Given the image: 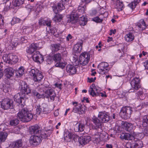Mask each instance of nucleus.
<instances>
[{"instance_id": "nucleus-4", "label": "nucleus", "mask_w": 148, "mask_h": 148, "mask_svg": "<svg viewBox=\"0 0 148 148\" xmlns=\"http://www.w3.org/2000/svg\"><path fill=\"white\" fill-rule=\"evenodd\" d=\"M29 74L33 77V79L35 82H39L43 77L41 72L36 69H32L29 72Z\"/></svg>"}, {"instance_id": "nucleus-58", "label": "nucleus", "mask_w": 148, "mask_h": 148, "mask_svg": "<svg viewBox=\"0 0 148 148\" xmlns=\"http://www.w3.org/2000/svg\"><path fill=\"white\" fill-rule=\"evenodd\" d=\"M141 104L142 105V107H144L145 106H147L148 105V101H146L145 102L144 101L143 102H142ZM140 106H141V105Z\"/></svg>"}, {"instance_id": "nucleus-38", "label": "nucleus", "mask_w": 148, "mask_h": 148, "mask_svg": "<svg viewBox=\"0 0 148 148\" xmlns=\"http://www.w3.org/2000/svg\"><path fill=\"white\" fill-rule=\"evenodd\" d=\"M92 86L93 87L92 88H90L89 90L88 91L90 93V95L92 96V97H94L95 96H97L96 93L95 92L94 89L95 90H97V89L96 88V87L95 86V85L94 84H92Z\"/></svg>"}, {"instance_id": "nucleus-26", "label": "nucleus", "mask_w": 148, "mask_h": 148, "mask_svg": "<svg viewBox=\"0 0 148 148\" xmlns=\"http://www.w3.org/2000/svg\"><path fill=\"white\" fill-rule=\"evenodd\" d=\"M90 137L89 136H84L78 139L81 145H85L88 143L90 140Z\"/></svg>"}, {"instance_id": "nucleus-55", "label": "nucleus", "mask_w": 148, "mask_h": 148, "mask_svg": "<svg viewBox=\"0 0 148 148\" xmlns=\"http://www.w3.org/2000/svg\"><path fill=\"white\" fill-rule=\"evenodd\" d=\"M100 136H98V137H95L94 138V141L96 143H99L100 141Z\"/></svg>"}, {"instance_id": "nucleus-30", "label": "nucleus", "mask_w": 148, "mask_h": 148, "mask_svg": "<svg viewBox=\"0 0 148 148\" xmlns=\"http://www.w3.org/2000/svg\"><path fill=\"white\" fill-rule=\"evenodd\" d=\"M61 46L59 43H55L51 45L50 48L52 51L55 52L60 49Z\"/></svg>"}, {"instance_id": "nucleus-20", "label": "nucleus", "mask_w": 148, "mask_h": 148, "mask_svg": "<svg viewBox=\"0 0 148 148\" xmlns=\"http://www.w3.org/2000/svg\"><path fill=\"white\" fill-rule=\"evenodd\" d=\"M45 104H42L39 106H37L36 109L37 114L40 115L41 114H46L48 113L47 108Z\"/></svg>"}, {"instance_id": "nucleus-48", "label": "nucleus", "mask_w": 148, "mask_h": 148, "mask_svg": "<svg viewBox=\"0 0 148 148\" xmlns=\"http://www.w3.org/2000/svg\"><path fill=\"white\" fill-rule=\"evenodd\" d=\"M37 51H36L34 49L32 48L30 46H29V48L27 50V52L29 54L33 53L34 54L35 52Z\"/></svg>"}, {"instance_id": "nucleus-23", "label": "nucleus", "mask_w": 148, "mask_h": 148, "mask_svg": "<svg viewBox=\"0 0 148 148\" xmlns=\"http://www.w3.org/2000/svg\"><path fill=\"white\" fill-rule=\"evenodd\" d=\"M65 9L64 5L60 1L59 2L57 5L53 7V10L54 12L57 14L60 12L62 10Z\"/></svg>"}, {"instance_id": "nucleus-2", "label": "nucleus", "mask_w": 148, "mask_h": 148, "mask_svg": "<svg viewBox=\"0 0 148 148\" xmlns=\"http://www.w3.org/2000/svg\"><path fill=\"white\" fill-rule=\"evenodd\" d=\"M85 10L84 6H79L78 7L77 10H73L69 17L68 18V23H71L72 24L76 23L78 21L79 16L84 13Z\"/></svg>"}, {"instance_id": "nucleus-50", "label": "nucleus", "mask_w": 148, "mask_h": 148, "mask_svg": "<svg viewBox=\"0 0 148 148\" xmlns=\"http://www.w3.org/2000/svg\"><path fill=\"white\" fill-rule=\"evenodd\" d=\"M136 5V3L132 1L131 3L129 4L128 6L132 9H133L135 8Z\"/></svg>"}, {"instance_id": "nucleus-36", "label": "nucleus", "mask_w": 148, "mask_h": 148, "mask_svg": "<svg viewBox=\"0 0 148 148\" xmlns=\"http://www.w3.org/2000/svg\"><path fill=\"white\" fill-rule=\"evenodd\" d=\"M32 95L34 96H36V97L38 99L41 98H44L45 97V95L39 94L35 90H32Z\"/></svg>"}, {"instance_id": "nucleus-56", "label": "nucleus", "mask_w": 148, "mask_h": 148, "mask_svg": "<svg viewBox=\"0 0 148 148\" xmlns=\"http://www.w3.org/2000/svg\"><path fill=\"white\" fill-rule=\"evenodd\" d=\"M5 126V125L4 124H1L0 125V130L1 131L4 130L5 129L4 127Z\"/></svg>"}, {"instance_id": "nucleus-44", "label": "nucleus", "mask_w": 148, "mask_h": 148, "mask_svg": "<svg viewBox=\"0 0 148 148\" xmlns=\"http://www.w3.org/2000/svg\"><path fill=\"white\" fill-rule=\"evenodd\" d=\"M103 15H99V16H97L93 18V21L97 23H101L103 20V18L101 16Z\"/></svg>"}, {"instance_id": "nucleus-37", "label": "nucleus", "mask_w": 148, "mask_h": 148, "mask_svg": "<svg viewBox=\"0 0 148 148\" xmlns=\"http://www.w3.org/2000/svg\"><path fill=\"white\" fill-rule=\"evenodd\" d=\"M142 125L144 127H148V115H145L143 118Z\"/></svg>"}, {"instance_id": "nucleus-17", "label": "nucleus", "mask_w": 148, "mask_h": 148, "mask_svg": "<svg viewBox=\"0 0 148 148\" xmlns=\"http://www.w3.org/2000/svg\"><path fill=\"white\" fill-rule=\"evenodd\" d=\"M30 133L32 135H40L42 132H41V128L38 125H36L32 126L30 128Z\"/></svg>"}, {"instance_id": "nucleus-21", "label": "nucleus", "mask_w": 148, "mask_h": 148, "mask_svg": "<svg viewBox=\"0 0 148 148\" xmlns=\"http://www.w3.org/2000/svg\"><path fill=\"white\" fill-rule=\"evenodd\" d=\"M33 60L36 62H42L43 61V57L42 55L38 51L35 52L32 56Z\"/></svg>"}, {"instance_id": "nucleus-62", "label": "nucleus", "mask_w": 148, "mask_h": 148, "mask_svg": "<svg viewBox=\"0 0 148 148\" xmlns=\"http://www.w3.org/2000/svg\"><path fill=\"white\" fill-rule=\"evenodd\" d=\"M72 38V36L70 34H69L66 37V39L67 40L69 41L70 39Z\"/></svg>"}, {"instance_id": "nucleus-52", "label": "nucleus", "mask_w": 148, "mask_h": 148, "mask_svg": "<svg viewBox=\"0 0 148 148\" xmlns=\"http://www.w3.org/2000/svg\"><path fill=\"white\" fill-rule=\"evenodd\" d=\"M143 92L142 90H139L138 92H137V93H136V95L137 94L138 97V99L139 98L140 99H141V97H142V96L143 95Z\"/></svg>"}, {"instance_id": "nucleus-35", "label": "nucleus", "mask_w": 148, "mask_h": 148, "mask_svg": "<svg viewBox=\"0 0 148 148\" xmlns=\"http://www.w3.org/2000/svg\"><path fill=\"white\" fill-rule=\"evenodd\" d=\"M137 25L142 30H145L147 27L146 24L143 19L140 20V23H138Z\"/></svg>"}, {"instance_id": "nucleus-34", "label": "nucleus", "mask_w": 148, "mask_h": 148, "mask_svg": "<svg viewBox=\"0 0 148 148\" xmlns=\"http://www.w3.org/2000/svg\"><path fill=\"white\" fill-rule=\"evenodd\" d=\"M122 125H124V127H125V129L128 131H130V130L133 128V125L132 124L126 122L122 121Z\"/></svg>"}, {"instance_id": "nucleus-61", "label": "nucleus", "mask_w": 148, "mask_h": 148, "mask_svg": "<svg viewBox=\"0 0 148 148\" xmlns=\"http://www.w3.org/2000/svg\"><path fill=\"white\" fill-rule=\"evenodd\" d=\"M55 85L56 87L58 88L59 89H61L62 84H58L56 83L55 84Z\"/></svg>"}, {"instance_id": "nucleus-43", "label": "nucleus", "mask_w": 148, "mask_h": 148, "mask_svg": "<svg viewBox=\"0 0 148 148\" xmlns=\"http://www.w3.org/2000/svg\"><path fill=\"white\" fill-rule=\"evenodd\" d=\"M23 144L22 140H19L16 141L14 144V147L19 148L22 146Z\"/></svg>"}, {"instance_id": "nucleus-53", "label": "nucleus", "mask_w": 148, "mask_h": 148, "mask_svg": "<svg viewBox=\"0 0 148 148\" xmlns=\"http://www.w3.org/2000/svg\"><path fill=\"white\" fill-rule=\"evenodd\" d=\"M29 12H31L33 10V7L29 5H27L25 7Z\"/></svg>"}, {"instance_id": "nucleus-41", "label": "nucleus", "mask_w": 148, "mask_h": 148, "mask_svg": "<svg viewBox=\"0 0 148 148\" xmlns=\"http://www.w3.org/2000/svg\"><path fill=\"white\" fill-rule=\"evenodd\" d=\"M62 16L60 14H56L53 18V20L56 22H60L62 19Z\"/></svg>"}, {"instance_id": "nucleus-13", "label": "nucleus", "mask_w": 148, "mask_h": 148, "mask_svg": "<svg viewBox=\"0 0 148 148\" xmlns=\"http://www.w3.org/2000/svg\"><path fill=\"white\" fill-rule=\"evenodd\" d=\"M72 111L74 112L77 113L79 114H83L86 110V107L84 105H82L80 104H77V102H73V104L74 105Z\"/></svg>"}, {"instance_id": "nucleus-24", "label": "nucleus", "mask_w": 148, "mask_h": 148, "mask_svg": "<svg viewBox=\"0 0 148 148\" xmlns=\"http://www.w3.org/2000/svg\"><path fill=\"white\" fill-rule=\"evenodd\" d=\"M43 95H45V97L50 98V99L53 101L54 100L56 96V94L53 90L51 89L47 90L46 91L45 93Z\"/></svg>"}, {"instance_id": "nucleus-15", "label": "nucleus", "mask_w": 148, "mask_h": 148, "mask_svg": "<svg viewBox=\"0 0 148 148\" xmlns=\"http://www.w3.org/2000/svg\"><path fill=\"white\" fill-rule=\"evenodd\" d=\"M108 64L106 62H102L98 65L97 68L99 69L98 71L101 74H104L107 73L109 71Z\"/></svg>"}, {"instance_id": "nucleus-42", "label": "nucleus", "mask_w": 148, "mask_h": 148, "mask_svg": "<svg viewBox=\"0 0 148 148\" xmlns=\"http://www.w3.org/2000/svg\"><path fill=\"white\" fill-rule=\"evenodd\" d=\"M19 122V121L17 119H12L10 121V125L11 126H15L17 125Z\"/></svg>"}, {"instance_id": "nucleus-63", "label": "nucleus", "mask_w": 148, "mask_h": 148, "mask_svg": "<svg viewBox=\"0 0 148 148\" xmlns=\"http://www.w3.org/2000/svg\"><path fill=\"white\" fill-rule=\"evenodd\" d=\"M141 0H134V1H133L135 3H136V5L138 4L139 2H140Z\"/></svg>"}, {"instance_id": "nucleus-8", "label": "nucleus", "mask_w": 148, "mask_h": 148, "mask_svg": "<svg viewBox=\"0 0 148 148\" xmlns=\"http://www.w3.org/2000/svg\"><path fill=\"white\" fill-rule=\"evenodd\" d=\"M140 81V80L139 78H134L131 82V88L129 90V92H134L139 89L141 87Z\"/></svg>"}, {"instance_id": "nucleus-59", "label": "nucleus", "mask_w": 148, "mask_h": 148, "mask_svg": "<svg viewBox=\"0 0 148 148\" xmlns=\"http://www.w3.org/2000/svg\"><path fill=\"white\" fill-rule=\"evenodd\" d=\"M144 134L145 135L148 136V128H145V129Z\"/></svg>"}, {"instance_id": "nucleus-29", "label": "nucleus", "mask_w": 148, "mask_h": 148, "mask_svg": "<svg viewBox=\"0 0 148 148\" xmlns=\"http://www.w3.org/2000/svg\"><path fill=\"white\" fill-rule=\"evenodd\" d=\"M114 1H116L115 8L119 11L122 10L123 8V3L120 2L119 0H112Z\"/></svg>"}, {"instance_id": "nucleus-60", "label": "nucleus", "mask_w": 148, "mask_h": 148, "mask_svg": "<svg viewBox=\"0 0 148 148\" xmlns=\"http://www.w3.org/2000/svg\"><path fill=\"white\" fill-rule=\"evenodd\" d=\"M144 66L145 68H148V60L146 61L144 63Z\"/></svg>"}, {"instance_id": "nucleus-10", "label": "nucleus", "mask_w": 148, "mask_h": 148, "mask_svg": "<svg viewBox=\"0 0 148 148\" xmlns=\"http://www.w3.org/2000/svg\"><path fill=\"white\" fill-rule=\"evenodd\" d=\"M53 59L56 63L55 66L56 67H59L62 69L65 67L66 63L62 62L61 57L60 53L55 54L53 57Z\"/></svg>"}, {"instance_id": "nucleus-22", "label": "nucleus", "mask_w": 148, "mask_h": 148, "mask_svg": "<svg viewBox=\"0 0 148 148\" xmlns=\"http://www.w3.org/2000/svg\"><path fill=\"white\" fill-rule=\"evenodd\" d=\"M66 71L69 75L75 74L77 71L76 67L73 65L70 64L67 65L66 67Z\"/></svg>"}, {"instance_id": "nucleus-16", "label": "nucleus", "mask_w": 148, "mask_h": 148, "mask_svg": "<svg viewBox=\"0 0 148 148\" xmlns=\"http://www.w3.org/2000/svg\"><path fill=\"white\" fill-rule=\"evenodd\" d=\"M14 100L16 102L18 103V106L21 108L23 107L25 105V97L21 96L19 93H17L14 96Z\"/></svg>"}, {"instance_id": "nucleus-25", "label": "nucleus", "mask_w": 148, "mask_h": 148, "mask_svg": "<svg viewBox=\"0 0 148 148\" xmlns=\"http://www.w3.org/2000/svg\"><path fill=\"white\" fill-rule=\"evenodd\" d=\"M82 44V42L81 41L75 45L73 49V52L76 53H79L81 51Z\"/></svg>"}, {"instance_id": "nucleus-27", "label": "nucleus", "mask_w": 148, "mask_h": 148, "mask_svg": "<svg viewBox=\"0 0 148 148\" xmlns=\"http://www.w3.org/2000/svg\"><path fill=\"white\" fill-rule=\"evenodd\" d=\"M51 21L50 20H45L43 18H41L39 20V24L40 26L47 25L48 27H50Z\"/></svg>"}, {"instance_id": "nucleus-12", "label": "nucleus", "mask_w": 148, "mask_h": 148, "mask_svg": "<svg viewBox=\"0 0 148 148\" xmlns=\"http://www.w3.org/2000/svg\"><path fill=\"white\" fill-rule=\"evenodd\" d=\"M78 138V136L73 133L68 132L64 134V140L67 142L72 141V143H74Z\"/></svg>"}, {"instance_id": "nucleus-5", "label": "nucleus", "mask_w": 148, "mask_h": 148, "mask_svg": "<svg viewBox=\"0 0 148 148\" xmlns=\"http://www.w3.org/2000/svg\"><path fill=\"white\" fill-rule=\"evenodd\" d=\"M3 59L5 62L11 64L16 63L18 60L17 57L12 53L4 54Z\"/></svg>"}, {"instance_id": "nucleus-39", "label": "nucleus", "mask_w": 148, "mask_h": 148, "mask_svg": "<svg viewBox=\"0 0 148 148\" xmlns=\"http://www.w3.org/2000/svg\"><path fill=\"white\" fill-rule=\"evenodd\" d=\"M87 22V19L84 16H82L80 17L79 19V23L81 25L84 26L86 25Z\"/></svg>"}, {"instance_id": "nucleus-47", "label": "nucleus", "mask_w": 148, "mask_h": 148, "mask_svg": "<svg viewBox=\"0 0 148 148\" xmlns=\"http://www.w3.org/2000/svg\"><path fill=\"white\" fill-rule=\"evenodd\" d=\"M24 0H15V3L16 4V6H19L20 5L23 4L24 3Z\"/></svg>"}, {"instance_id": "nucleus-3", "label": "nucleus", "mask_w": 148, "mask_h": 148, "mask_svg": "<svg viewBox=\"0 0 148 148\" xmlns=\"http://www.w3.org/2000/svg\"><path fill=\"white\" fill-rule=\"evenodd\" d=\"M18 118L23 122H28L30 121L33 118V114L29 112L27 108L22 109L17 114Z\"/></svg>"}, {"instance_id": "nucleus-46", "label": "nucleus", "mask_w": 148, "mask_h": 148, "mask_svg": "<svg viewBox=\"0 0 148 148\" xmlns=\"http://www.w3.org/2000/svg\"><path fill=\"white\" fill-rule=\"evenodd\" d=\"M18 45V42L16 40H12L10 45L11 46L12 48L15 47Z\"/></svg>"}, {"instance_id": "nucleus-33", "label": "nucleus", "mask_w": 148, "mask_h": 148, "mask_svg": "<svg viewBox=\"0 0 148 148\" xmlns=\"http://www.w3.org/2000/svg\"><path fill=\"white\" fill-rule=\"evenodd\" d=\"M84 127L85 125L84 124L82 123H79L78 125H76L75 127L74 130L76 132H82L84 130Z\"/></svg>"}, {"instance_id": "nucleus-49", "label": "nucleus", "mask_w": 148, "mask_h": 148, "mask_svg": "<svg viewBox=\"0 0 148 148\" xmlns=\"http://www.w3.org/2000/svg\"><path fill=\"white\" fill-rule=\"evenodd\" d=\"M20 19L16 17H14L12 21V24H14L19 22Z\"/></svg>"}, {"instance_id": "nucleus-1", "label": "nucleus", "mask_w": 148, "mask_h": 148, "mask_svg": "<svg viewBox=\"0 0 148 148\" xmlns=\"http://www.w3.org/2000/svg\"><path fill=\"white\" fill-rule=\"evenodd\" d=\"M52 131L53 130H49L42 132L40 135L32 136L30 138V143L34 146L38 145L43 139H45L50 136Z\"/></svg>"}, {"instance_id": "nucleus-57", "label": "nucleus", "mask_w": 148, "mask_h": 148, "mask_svg": "<svg viewBox=\"0 0 148 148\" xmlns=\"http://www.w3.org/2000/svg\"><path fill=\"white\" fill-rule=\"evenodd\" d=\"M82 2L85 4H88L92 0H81Z\"/></svg>"}, {"instance_id": "nucleus-19", "label": "nucleus", "mask_w": 148, "mask_h": 148, "mask_svg": "<svg viewBox=\"0 0 148 148\" xmlns=\"http://www.w3.org/2000/svg\"><path fill=\"white\" fill-rule=\"evenodd\" d=\"M98 117L101 120L102 123H106L110 120V116L105 112H100L98 115Z\"/></svg>"}, {"instance_id": "nucleus-7", "label": "nucleus", "mask_w": 148, "mask_h": 148, "mask_svg": "<svg viewBox=\"0 0 148 148\" xmlns=\"http://www.w3.org/2000/svg\"><path fill=\"white\" fill-rule=\"evenodd\" d=\"M90 58L89 52H84L82 53L79 57V63L82 66L86 65L89 62Z\"/></svg>"}, {"instance_id": "nucleus-51", "label": "nucleus", "mask_w": 148, "mask_h": 148, "mask_svg": "<svg viewBox=\"0 0 148 148\" xmlns=\"http://www.w3.org/2000/svg\"><path fill=\"white\" fill-rule=\"evenodd\" d=\"M30 46L36 51L38 47V45L37 43H32Z\"/></svg>"}, {"instance_id": "nucleus-32", "label": "nucleus", "mask_w": 148, "mask_h": 148, "mask_svg": "<svg viewBox=\"0 0 148 148\" xmlns=\"http://www.w3.org/2000/svg\"><path fill=\"white\" fill-rule=\"evenodd\" d=\"M126 41L128 42L132 41L134 38V36L133 34L130 33L127 34L125 36Z\"/></svg>"}, {"instance_id": "nucleus-6", "label": "nucleus", "mask_w": 148, "mask_h": 148, "mask_svg": "<svg viewBox=\"0 0 148 148\" xmlns=\"http://www.w3.org/2000/svg\"><path fill=\"white\" fill-rule=\"evenodd\" d=\"M132 112V108L129 106H125L122 108L120 112V115L122 118L127 119L130 118Z\"/></svg>"}, {"instance_id": "nucleus-11", "label": "nucleus", "mask_w": 148, "mask_h": 148, "mask_svg": "<svg viewBox=\"0 0 148 148\" xmlns=\"http://www.w3.org/2000/svg\"><path fill=\"white\" fill-rule=\"evenodd\" d=\"M1 107L4 110L12 109L13 108V101L9 99H5L1 101Z\"/></svg>"}, {"instance_id": "nucleus-28", "label": "nucleus", "mask_w": 148, "mask_h": 148, "mask_svg": "<svg viewBox=\"0 0 148 148\" xmlns=\"http://www.w3.org/2000/svg\"><path fill=\"white\" fill-rule=\"evenodd\" d=\"M92 121L95 124L97 128H101L102 125V122L96 117H93L92 118Z\"/></svg>"}, {"instance_id": "nucleus-64", "label": "nucleus", "mask_w": 148, "mask_h": 148, "mask_svg": "<svg viewBox=\"0 0 148 148\" xmlns=\"http://www.w3.org/2000/svg\"><path fill=\"white\" fill-rule=\"evenodd\" d=\"M106 147L108 148H112V146L111 144H106Z\"/></svg>"}, {"instance_id": "nucleus-31", "label": "nucleus", "mask_w": 148, "mask_h": 148, "mask_svg": "<svg viewBox=\"0 0 148 148\" xmlns=\"http://www.w3.org/2000/svg\"><path fill=\"white\" fill-rule=\"evenodd\" d=\"M6 74L7 75L8 77H10L14 74V70L11 67H8L5 69L4 70Z\"/></svg>"}, {"instance_id": "nucleus-40", "label": "nucleus", "mask_w": 148, "mask_h": 148, "mask_svg": "<svg viewBox=\"0 0 148 148\" xmlns=\"http://www.w3.org/2000/svg\"><path fill=\"white\" fill-rule=\"evenodd\" d=\"M8 135V134L6 132H0V142L4 141Z\"/></svg>"}, {"instance_id": "nucleus-9", "label": "nucleus", "mask_w": 148, "mask_h": 148, "mask_svg": "<svg viewBox=\"0 0 148 148\" xmlns=\"http://www.w3.org/2000/svg\"><path fill=\"white\" fill-rule=\"evenodd\" d=\"M142 142L135 138L131 143H128L126 145L127 148H141L143 147Z\"/></svg>"}, {"instance_id": "nucleus-54", "label": "nucleus", "mask_w": 148, "mask_h": 148, "mask_svg": "<svg viewBox=\"0 0 148 148\" xmlns=\"http://www.w3.org/2000/svg\"><path fill=\"white\" fill-rule=\"evenodd\" d=\"M71 1V0H61L60 1L65 5L68 4Z\"/></svg>"}, {"instance_id": "nucleus-18", "label": "nucleus", "mask_w": 148, "mask_h": 148, "mask_svg": "<svg viewBox=\"0 0 148 148\" xmlns=\"http://www.w3.org/2000/svg\"><path fill=\"white\" fill-rule=\"evenodd\" d=\"M136 134L134 132H132L130 134H123L121 136V138L123 139L128 140H134L136 138Z\"/></svg>"}, {"instance_id": "nucleus-45", "label": "nucleus", "mask_w": 148, "mask_h": 148, "mask_svg": "<svg viewBox=\"0 0 148 148\" xmlns=\"http://www.w3.org/2000/svg\"><path fill=\"white\" fill-rule=\"evenodd\" d=\"M23 73L24 71L22 68H20L16 73V75L20 76H21Z\"/></svg>"}, {"instance_id": "nucleus-14", "label": "nucleus", "mask_w": 148, "mask_h": 148, "mask_svg": "<svg viewBox=\"0 0 148 148\" xmlns=\"http://www.w3.org/2000/svg\"><path fill=\"white\" fill-rule=\"evenodd\" d=\"M19 89L24 94L28 95L31 93V91L25 82L21 81L19 82Z\"/></svg>"}]
</instances>
